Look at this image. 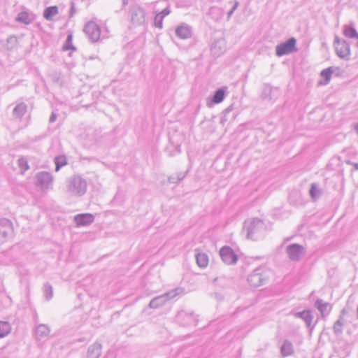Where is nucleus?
I'll use <instances>...</instances> for the list:
<instances>
[{
	"label": "nucleus",
	"mask_w": 358,
	"mask_h": 358,
	"mask_svg": "<svg viewBox=\"0 0 358 358\" xmlns=\"http://www.w3.org/2000/svg\"><path fill=\"white\" fill-rule=\"evenodd\" d=\"M225 96V90L223 88L218 89L214 93V95L212 98V101L214 103H221Z\"/></svg>",
	"instance_id": "obj_32"
},
{
	"label": "nucleus",
	"mask_w": 358,
	"mask_h": 358,
	"mask_svg": "<svg viewBox=\"0 0 358 358\" xmlns=\"http://www.w3.org/2000/svg\"><path fill=\"white\" fill-rule=\"evenodd\" d=\"M176 321L180 326L188 327L196 325L198 320L193 313L180 310L176 316Z\"/></svg>",
	"instance_id": "obj_5"
},
{
	"label": "nucleus",
	"mask_w": 358,
	"mask_h": 358,
	"mask_svg": "<svg viewBox=\"0 0 358 358\" xmlns=\"http://www.w3.org/2000/svg\"><path fill=\"white\" fill-rule=\"evenodd\" d=\"M15 20L18 22L29 24L33 21V17L29 13L22 11L18 13Z\"/></svg>",
	"instance_id": "obj_26"
},
{
	"label": "nucleus",
	"mask_w": 358,
	"mask_h": 358,
	"mask_svg": "<svg viewBox=\"0 0 358 358\" xmlns=\"http://www.w3.org/2000/svg\"><path fill=\"white\" fill-rule=\"evenodd\" d=\"M101 354V345L99 343H94L91 345L87 350L88 358H99Z\"/></svg>",
	"instance_id": "obj_22"
},
{
	"label": "nucleus",
	"mask_w": 358,
	"mask_h": 358,
	"mask_svg": "<svg viewBox=\"0 0 358 358\" xmlns=\"http://www.w3.org/2000/svg\"><path fill=\"white\" fill-rule=\"evenodd\" d=\"M94 220V217L90 213H81L74 217V222L78 227L88 226Z\"/></svg>",
	"instance_id": "obj_14"
},
{
	"label": "nucleus",
	"mask_w": 358,
	"mask_h": 358,
	"mask_svg": "<svg viewBox=\"0 0 358 358\" xmlns=\"http://www.w3.org/2000/svg\"><path fill=\"white\" fill-rule=\"evenodd\" d=\"M37 183L41 186L43 189H48L52 184L53 176L47 171H41L37 173L36 176Z\"/></svg>",
	"instance_id": "obj_13"
},
{
	"label": "nucleus",
	"mask_w": 358,
	"mask_h": 358,
	"mask_svg": "<svg viewBox=\"0 0 358 358\" xmlns=\"http://www.w3.org/2000/svg\"><path fill=\"white\" fill-rule=\"evenodd\" d=\"M286 252L292 261L297 262L304 255L305 249L299 244L293 243L287 247Z\"/></svg>",
	"instance_id": "obj_11"
},
{
	"label": "nucleus",
	"mask_w": 358,
	"mask_h": 358,
	"mask_svg": "<svg viewBox=\"0 0 358 358\" xmlns=\"http://www.w3.org/2000/svg\"><path fill=\"white\" fill-rule=\"evenodd\" d=\"M54 162L55 164V171L58 172L61 168L66 166L67 163V159L65 155H59L55 157Z\"/></svg>",
	"instance_id": "obj_29"
},
{
	"label": "nucleus",
	"mask_w": 358,
	"mask_h": 358,
	"mask_svg": "<svg viewBox=\"0 0 358 358\" xmlns=\"http://www.w3.org/2000/svg\"><path fill=\"white\" fill-rule=\"evenodd\" d=\"M294 316L296 318H300L303 320L307 327L310 328V331L313 329L314 325L311 326L313 320V315L311 313V311L309 310H304L301 312H297L294 313Z\"/></svg>",
	"instance_id": "obj_16"
},
{
	"label": "nucleus",
	"mask_w": 358,
	"mask_h": 358,
	"mask_svg": "<svg viewBox=\"0 0 358 358\" xmlns=\"http://www.w3.org/2000/svg\"><path fill=\"white\" fill-rule=\"evenodd\" d=\"M217 281H218L217 278L215 279V282H217Z\"/></svg>",
	"instance_id": "obj_49"
},
{
	"label": "nucleus",
	"mask_w": 358,
	"mask_h": 358,
	"mask_svg": "<svg viewBox=\"0 0 358 358\" xmlns=\"http://www.w3.org/2000/svg\"><path fill=\"white\" fill-rule=\"evenodd\" d=\"M296 40L290 38L285 43H280L275 47V54L278 57L289 55L297 50L296 48Z\"/></svg>",
	"instance_id": "obj_7"
},
{
	"label": "nucleus",
	"mask_w": 358,
	"mask_h": 358,
	"mask_svg": "<svg viewBox=\"0 0 358 358\" xmlns=\"http://www.w3.org/2000/svg\"><path fill=\"white\" fill-rule=\"evenodd\" d=\"M294 348L291 341L285 340L280 347V355L282 357H286L294 355Z\"/></svg>",
	"instance_id": "obj_20"
},
{
	"label": "nucleus",
	"mask_w": 358,
	"mask_h": 358,
	"mask_svg": "<svg viewBox=\"0 0 358 358\" xmlns=\"http://www.w3.org/2000/svg\"><path fill=\"white\" fill-rule=\"evenodd\" d=\"M178 289L171 290L164 294L156 296L152 299L149 303V307L151 308H157L162 306L168 301L175 298L178 295Z\"/></svg>",
	"instance_id": "obj_8"
},
{
	"label": "nucleus",
	"mask_w": 358,
	"mask_h": 358,
	"mask_svg": "<svg viewBox=\"0 0 358 358\" xmlns=\"http://www.w3.org/2000/svg\"><path fill=\"white\" fill-rule=\"evenodd\" d=\"M345 313V309H343V310H341V315H342V316L343 317V315H344Z\"/></svg>",
	"instance_id": "obj_47"
},
{
	"label": "nucleus",
	"mask_w": 358,
	"mask_h": 358,
	"mask_svg": "<svg viewBox=\"0 0 358 358\" xmlns=\"http://www.w3.org/2000/svg\"><path fill=\"white\" fill-rule=\"evenodd\" d=\"M343 32L346 38L355 40V44L358 47V33L352 26L345 25Z\"/></svg>",
	"instance_id": "obj_19"
},
{
	"label": "nucleus",
	"mask_w": 358,
	"mask_h": 358,
	"mask_svg": "<svg viewBox=\"0 0 358 358\" xmlns=\"http://www.w3.org/2000/svg\"><path fill=\"white\" fill-rule=\"evenodd\" d=\"M222 260L227 264L231 265L236 263L238 257L234 250L228 246L222 247L220 250Z\"/></svg>",
	"instance_id": "obj_12"
},
{
	"label": "nucleus",
	"mask_w": 358,
	"mask_h": 358,
	"mask_svg": "<svg viewBox=\"0 0 358 358\" xmlns=\"http://www.w3.org/2000/svg\"><path fill=\"white\" fill-rule=\"evenodd\" d=\"M76 13L75 3L71 2V9H70V17H73Z\"/></svg>",
	"instance_id": "obj_42"
},
{
	"label": "nucleus",
	"mask_w": 358,
	"mask_h": 358,
	"mask_svg": "<svg viewBox=\"0 0 358 358\" xmlns=\"http://www.w3.org/2000/svg\"><path fill=\"white\" fill-rule=\"evenodd\" d=\"M27 106L26 103L21 102L17 103L13 110V117L17 120H21L24 115L27 113Z\"/></svg>",
	"instance_id": "obj_21"
},
{
	"label": "nucleus",
	"mask_w": 358,
	"mask_h": 358,
	"mask_svg": "<svg viewBox=\"0 0 358 358\" xmlns=\"http://www.w3.org/2000/svg\"><path fill=\"white\" fill-rule=\"evenodd\" d=\"M50 332V328L45 324H39L36 329V337L41 340L47 337Z\"/></svg>",
	"instance_id": "obj_25"
},
{
	"label": "nucleus",
	"mask_w": 358,
	"mask_h": 358,
	"mask_svg": "<svg viewBox=\"0 0 358 358\" xmlns=\"http://www.w3.org/2000/svg\"><path fill=\"white\" fill-rule=\"evenodd\" d=\"M357 318H358V306H357Z\"/></svg>",
	"instance_id": "obj_50"
},
{
	"label": "nucleus",
	"mask_w": 358,
	"mask_h": 358,
	"mask_svg": "<svg viewBox=\"0 0 358 358\" xmlns=\"http://www.w3.org/2000/svg\"><path fill=\"white\" fill-rule=\"evenodd\" d=\"M131 21L134 25H142L145 21V12L138 6H134L130 9Z\"/></svg>",
	"instance_id": "obj_10"
},
{
	"label": "nucleus",
	"mask_w": 358,
	"mask_h": 358,
	"mask_svg": "<svg viewBox=\"0 0 358 358\" xmlns=\"http://www.w3.org/2000/svg\"><path fill=\"white\" fill-rule=\"evenodd\" d=\"M320 190L318 189L317 185L315 183H313L311 185V187L310 189V194L312 198L315 199L316 197H318L320 195Z\"/></svg>",
	"instance_id": "obj_36"
},
{
	"label": "nucleus",
	"mask_w": 358,
	"mask_h": 358,
	"mask_svg": "<svg viewBox=\"0 0 358 358\" xmlns=\"http://www.w3.org/2000/svg\"><path fill=\"white\" fill-rule=\"evenodd\" d=\"M72 34H69L67 36L66 40L65 41L64 45H63V50H76V48L72 44Z\"/></svg>",
	"instance_id": "obj_35"
},
{
	"label": "nucleus",
	"mask_w": 358,
	"mask_h": 358,
	"mask_svg": "<svg viewBox=\"0 0 358 358\" xmlns=\"http://www.w3.org/2000/svg\"><path fill=\"white\" fill-rule=\"evenodd\" d=\"M186 173L187 172H180V173H175L178 178V180L179 181H181L182 180H183L185 178V177L186 176Z\"/></svg>",
	"instance_id": "obj_40"
},
{
	"label": "nucleus",
	"mask_w": 358,
	"mask_h": 358,
	"mask_svg": "<svg viewBox=\"0 0 358 358\" xmlns=\"http://www.w3.org/2000/svg\"><path fill=\"white\" fill-rule=\"evenodd\" d=\"M43 294L46 300L49 301L52 298V287L49 283H45L43 286Z\"/></svg>",
	"instance_id": "obj_34"
},
{
	"label": "nucleus",
	"mask_w": 358,
	"mask_h": 358,
	"mask_svg": "<svg viewBox=\"0 0 358 358\" xmlns=\"http://www.w3.org/2000/svg\"><path fill=\"white\" fill-rule=\"evenodd\" d=\"M239 3L238 1H235L231 9L227 13V20H229L234 12L237 9Z\"/></svg>",
	"instance_id": "obj_37"
},
{
	"label": "nucleus",
	"mask_w": 358,
	"mask_h": 358,
	"mask_svg": "<svg viewBox=\"0 0 358 358\" xmlns=\"http://www.w3.org/2000/svg\"><path fill=\"white\" fill-rule=\"evenodd\" d=\"M58 13V8L56 6L46 8L43 12V17L47 20H51Z\"/></svg>",
	"instance_id": "obj_28"
},
{
	"label": "nucleus",
	"mask_w": 358,
	"mask_h": 358,
	"mask_svg": "<svg viewBox=\"0 0 358 358\" xmlns=\"http://www.w3.org/2000/svg\"><path fill=\"white\" fill-rule=\"evenodd\" d=\"M264 229V222L257 218H253L245 221L243 231L246 232L248 239L257 240L260 237Z\"/></svg>",
	"instance_id": "obj_1"
},
{
	"label": "nucleus",
	"mask_w": 358,
	"mask_h": 358,
	"mask_svg": "<svg viewBox=\"0 0 358 358\" xmlns=\"http://www.w3.org/2000/svg\"><path fill=\"white\" fill-rule=\"evenodd\" d=\"M57 117V115L55 113L52 112L50 117L49 122L50 123L54 122L56 120Z\"/></svg>",
	"instance_id": "obj_43"
},
{
	"label": "nucleus",
	"mask_w": 358,
	"mask_h": 358,
	"mask_svg": "<svg viewBox=\"0 0 358 358\" xmlns=\"http://www.w3.org/2000/svg\"><path fill=\"white\" fill-rule=\"evenodd\" d=\"M168 180H169V182L171 183H177V182H180L178 180V178L176 174H173L171 176H169Z\"/></svg>",
	"instance_id": "obj_39"
},
{
	"label": "nucleus",
	"mask_w": 358,
	"mask_h": 358,
	"mask_svg": "<svg viewBox=\"0 0 358 358\" xmlns=\"http://www.w3.org/2000/svg\"><path fill=\"white\" fill-rule=\"evenodd\" d=\"M208 15L215 22H219L224 15V10L219 7H211L208 12Z\"/></svg>",
	"instance_id": "obj_24"
},
{
	"label": "nucleus",
	"mask_w": 358,
	"mask_h": 358,
	"mask_svg": "<svg viewBox=\"0 0 358 358\" xmlns=\"http://www.w3.org/2000/svg\"><path fill=\"white\" fill-rule=\"evenodd\" d=\"M84 31L87 36L88 38L93 43L98 41L100 38V27L92 21L89 22L85 24L84 27Z\"/></svg>",
	"instance_id": "obj_9"
},
{
	"label": "nucleus",
	"mask_w": 358,
	"mask_h": 358,
	"mask_svg": "<svg viewBox=\"0 0 358 358\" xmlns=\"http://www.w3.org/2000/svg\"><path fill=\"white\" fill-rule=\"evenodd\" d=\"M225 50L224 44L222 41H215L210 48V51L213 55L215 57H219L221 55Z\"/></svg>",
	"instance_id": "obj_23"
},
{
	"label": "nucleus",
	"mask_w": 358,
	"mask_h": 358,
	"mask_svg": "<svg viewBox=\"0 0 358 358\" xmlns=\"http://www.w3.org/2000/svg\"><path fill=\"white\" fill-rule=\"evenodd\" d=\"M11 330V327L9 322L5 321H0V338L6 336Z\"/></svg>",
	"instance_id": "obj_31"
},
{
	"label": "nucleus",
	"mask_w": 358,
	"mask_h": 358,
	"mask_svg": "<svg viewBox=\"0 0 358 358\" xmlns=\"http://www.w3.org/2000/svg\"><path fill=\"white\" fill-rule=\"evenodd\" d=\"M315 307L320 312L322 317H324L326 315H329L331 310L330 303L324 302L320 299L316 300Z\"/></svg>",
	"instance_id": "obj_17"
},
{
	"label": "nucleus",
	"mask_w": 358,
	"mask_h": 358,
	"mask_svg": "<svg viewBox=\"0 0 358 358\" xmlns=\"http://www.w3.org/2000/svg\"><path fill=\"white\" fill-rule=\"evenodd\" d=\"M351 164L355 170H358V163L349 162Z\"/></svg>",
	"instance_id": "obj_44"
},
{
	"label": "nucleus",
	"mask_w": 358,
	"mask_h": 358,
	"mask_svg": "<svg viewBox=\"0 0 358 358\" xmlns=\"http://www.w3.org/2000/svg\"><path fill=\"white\" fill-rule=\"evenodd\" d=\"M13 224L10 220L3 218L0 220V235L3 238H8L13 234Z\"/></svg>",
	"instance_id": "obj_15"
},
{
	"label": "nucleus",
	"mask_w": 358,
	"mask_h": 358,
	"mask_svg": "<svg viewBox=\"0 0 358 358\" xmlns=\"http://www.w3.org/2000/svg\"><path fill=\"white\" fill-rule=\"evenodd\" d=\"M268 279L266 271L264 267L255 268L248 277V282L250 286L257 287L263 284Z\"/></svg>",
	"instance_id": "obj_4"
},
{
	"label": "nucleus",
	"mask_w": 358,
	"mask_h": 358,
	"mask_svg": "<svg viewBox=\"0 0 358 358\" xmlns=\"http://www.w3.org/2000/svg\"><path fill=\"white\" fill-rule=\"evenodd\" d=\"M196 264L201 268H205L207 266L208 263V255L205 253H196L195 255Z\"/></svg>",
	"instance_id": "obj_27"
},
{
	"label": "nucleus",
	"mask_w": 358,
	"mask_h": 358,
	"mask_svg": "<svg viewBox=\"0 0 358 358\" xmlns=\"http://www.w3.org/2000/svg\"><path fill=\"white\" fill-rule=\"evenodd\" d=\"M87 182L81 176L74 175L67 180V192L73 196H83L87 191Z\"/></svg>",
	"instance_id": "obj_2"
},
{
	"label": "nucleus",
	"mask_w": 358,
	"mask_h": 358,
	"mask_svg": "<svg viewBox=\"0 0 358 358\" xmlns=\"http://www.w3.org/2000/svg\"><path fill=\"white\" fill-rule=\"evenodd\" d=\"M176 34L181 39H187L192 36V29L187 24H182L176 29Z\"/></svg>",
	"instance_id": "obj_18"
},
{
	"label": "nucleus",
	"mask_w": 358,
	"mask_h": 358,
	"mask_svg": "<svg viewBox=\"0 0 358 358\" xmlns=\"http://www.w3.org/2000/svg\"><path fill=\"white\" fill-rule=\"evenodd\" d=\"M333 71V67L331 66L321 71L320 76L324 79V82H320L321 85H327L329 83Z\"/></svg>",
	"instance_id": "obj_30"
},
{
	"label": "nucleus",
	"mask_w": 358,
	"mask_h": 358,
	"mask_svg": "<svg viewBox=\"0 0 358 358\" xmlns=\"http://www.w3.org/2000/svg\"><path fill=\"white\" fill-rule=\"evenodd\" d=\"M128 4V0H122V6H125Z\"/></svg>",
	"instance_id": "obj_45"
},
{
	"label": "nucleus",
	"mask_w": 358,
	"mask_h": 358,
	"mask_svg": "<svg viewBox=\"0 0 358 358\" xmlns=\"http://www.w3.org/2000/svg\"><path fill=\"white\" fill-rule=\"evenodd\" d=\"M154 12L156 13L154 18L155 27L162 29L164 17L171 13L170 6L166 0H160L154 3Z\"/></svg>",
	"instance_id": "obj_3"
},
{
	"label": "nucleus",
	"mask_w": 358,
	"mask_h": 358,
	"mask_svg": "<svg viewBox=\"0 0 358 358\" xmlns=\"http://www.w3.org/2000/svg\"><path fill=\"white\" fill-rule=\"evenodd\" d=\"M266 90H268V91H269V92H270V91H271V89H270V88L266 89V90H265V91H266Z\"/></svg>",
	"instance_id": "obj_48"
},
{
	"label": "nucleus",
	"mask_w": 358,
	"mask_h": 358,
	"mask_svg": "<svg viewBox=\"0 0 358 358\" xmlns=\"http://www.w3.org/2000/svg\"><path fill=\"white\" fill-rule=\"evenodd\" d=\"M343 316L340 315L339 319L335 322L333 330L334 333L336 335H340L343 332Z\"/></svg>",
	"instance_id": "obj_33"
},
{
	"label": "nucleus",
	"mask_w": 358,
	"mask_h": 358,
	"mask_svg": "<svg viewBox=\"0 0 358 358\" xmlns=\"http://www.w3.org/2000/svg\"><path fill=\"white\" fill-rule=\"evenodd\" d=\"M7 42L8 43H11L14 46L17 43V39L16 36H10V37L8 38Z\"/></svg>",
	"instance_id": "obj_38"
},
{
	"label": "nucleus",
	"mask_w": 358,
	"mask_h": 358,
	"mask_svg": "<svg viewBox=\"0 0 358 358\" xmlns=\"http://www.w3.org/2000/svg\"><path fill=\"white\" fill-rule=\"evenodd\" d=\"M355 130H356V131H357V133L358 134V122L355 124Z\"/></svg>",
	"instance_id": "obj_46"
},
{
	"label": "nucleus",
	"mask_w": 358,
	"mask_h": 358,
	"mask_svg": "<svg viewBox=\"0 0 358 358\" xmlns=\"http://www.w3.org/2000/svg\"><path fill=\"white\" fill-rule=\"evenodd\" d=\"M19 165L21 167H22L24 165L25 166V170H27L29 169V166L27 164V161L23 159H19Z\"/></svg>",
	"instance_id": "obj_41"
},
{
	"label": "nucleus",
	"mask_w": 358,
	"mask_h": 358,
	"mask_svg": "<svg viewBox=\"0 0 358 358\" xmlns=\"http://www.w3.org/2000/svg\"><path fill=\"white\" fill-rule=\"evenodd\" d=\"M334 46L336 55L341 59L348 60L350 55V45L344 39H341L338 36L334 38Z\"/></svg>",
	"instance_id": "obj_6"
}]
</instances>
